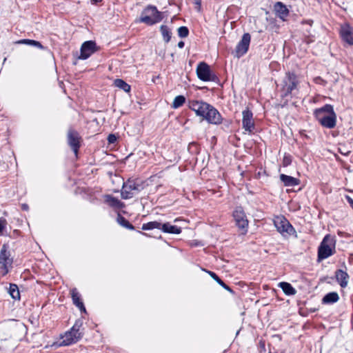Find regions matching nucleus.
Wrapping results in <instances>:
<instances>
[{"instance_id": "25", "label": "nucleus", "mask_w": 353, "mask_h": 353, "mask_svg": "<svg viewBox=\"0 0 353 353\" xmlns=\"http://www.w3.org/2000/svg\"><path fill=\"white\" fill-rule=\"evenodd\" d=\"M279 286L288 296L294 295L296 293V290H295V288H293L292 285L289 283L281 282L279 283Z\"/></svg>"}, {"instance_id": "11", "label": "nucleus", "mask_w": 353, "mask_h": 353, "mask_svg": "<svg viewBox=\"0 0 353 353\" xmlns=\"http://www.w3.org/2000/svg\"><path fill=\"white\" fill-rule=\"evenodd\" d=\"M242 126L245 131L252 133L255 130V123L252 112L247 108L242 112Z\"/></svg>"}, {"instance_id": "27", "label": "nucleus", "mask_w": 353, "mask_h": 353, "mask_svg": "<svg viewBox=\"0 0 353 353\" xmlns=\"http://www.w3.org/2000/svg\"><path fill=\"white\" fill-rule=\"evenodd\" d=\"M117 223L122 227L130 230H134V227L122 215L118 214L117 218Z\"/></svg>"}, {"instance_id": "41", "label": "nucleus", "mask_w": 353, "mask_h": 353, "mask_svg": "<svg viewBox=\"0 0 353 353\" xmlns=\"http://www.w3.org/2000/svg\"><path fill=\"white\" fill-rule=\"evenodd\" d=\"M5 228V225L0 221V236L3 234V230Z\"/></svg>"}, {"instance_id": "21", "label": "nucleus", "mask_w": 353, "mask_h": 353, "mask_svg": "<svg viewBox=\"0 0 353 353\" xmlns=\"http://www.w3.org/2000/svg\"><path fill=\"white\" fill-rule=\"evenodd\" d=\"M335 276L341 288H345L347 285L349 275L346 272L337 270L335 272Z\"/></svg>"}, {"instance_id": "24", "label": "nucleus", "mask_w": 353, "mask_h": 353, "mask_svg": "<svg viewBox=\"0 0 353 353\" xmlns=\"http://www.w3.org/2000/svg\"><path fill=\"white\" fill-rule=\"evenodd\" d=\"M206 272L208 273V274L221 287H223L225 290L230 292L231 294H234V292L233 290L230 288L228 285H226L219 276L218 275L212 271L207 270Z\"/></svg>"}, {"instance_id": "16", "label": "nucleus", "mask_w": 353, "mask_h": 353, "mask_svg": "<svg viewBox=\"0 0 353 353\" xmlns=\"http://www.w3.org/2000/svg\"><path fill=\"white\" fill-rule=\"evenodd\" d=\"M205 120L210 123L218 125L221 123L222 117L219 111L210 105V112H208Z\"/></svg>"}, {"instance_id": "19", "label": "nucleus", "mask_w": 353, "mask_h": 353, "mask_svg": "<svg viewBox=\"0 0 353 353\" xmlns=\"http://www.w3.org/2000/svg\"><path fill=\"white\" fill-rule=\"evenodd\" d=\"M274 10L276 13V15L283 21H285V18L289 14V10L287 7L280 1L276 2L274 4Z\"/></svg>"}, {"instance_id": "42", "label": "nucleus", "mask_w": 353, "mask_h": 353, "mask_svg": "<svg viewBox=\"0 0 353 353\" xmlns=\"http://www.w3.org/2000/svg\"><path fill=\"white\" fill-rule=\"evenodd\" d=\"M208 110H210V108H208ZM208 112H210V110H205V113L203 114V115H201V117L203 118V119H206V117L208 116Z\"/></svg>"}, {"instance_id": "29", "label": "nucleus", "mask_w": 353, "mask_h": 353, "mask_svg": "<svg viewBox=\"0 0 353 353\" xmlns=\"http://www.w3.org/2000/svg\"><path fill=\"white\" fill-rule=\"evenodd\" d=\"M162 225L160 222L158 221H150L146 223H143L142 225L143 230H150L153 229H159L161 230Z\"/></svg>"}, {"instance_id": "31", "label": "nucleus", "mask_w": 353, "mask_h": 353, "mask_svg": "<svg viewBox=\"0 0 353 353\" xmlns=\"http://www.w3.org/2000/svg\"><path fill=\"white\" fill-rule=\"evenodd\" d=\"M9 294L12 299L15 300L20 299V293L17 285L14 283L10 284Z\"/></svg>"}, {"instance_id": "28", "label": "nucleus", "mask_w": 353, "mask_h": 353, "mask_svg": "<svg viewBox=\"0 0 353 353\" xmlns=\"http://www.w3.org/2000/svg\"><path fill=\"white\" fill-rule=\"evenodd\" d=\"M160 31L161 32L163 41L165 43H168L170 41L172 36V32L168 26L165 25H161L160 27Z\"/></svg>"}, {"instance_id": "14", "label": "nucleus", "mask_w": 353, "mask_h": 353, "mask_svg": "<svg viewBox=\"0 0 353 353\" xmlns=\"http://www.w3.org/2000/svg\"><path fill=\"white\" fill-rule=\"evenodd\" d=\"M188 106L197 116L201 117L205 110H209L208 108H210V104L203 101L192 100L189 101Z\"/></svg>"}, {"instance_id": "3", "label": "nucleus", "mask_w": 353, "mask_h": 353, "mask_svg": "<svg viewBox=\"0 0 353 353\" xmlns=\"http://www.w3.org/2000/svg\"><path fill=\"white\" fill-rule=\"evenodd\" d=\"M163 19L162 14L156 6H148L141 12L139 21L148 26H152Z\"/></svg>"}, {"instance_id": "33", "label": "nucleus", "mask_w": 353, "mask_h": 353, "mask_svg": "<svg viewBox=\"0 0 353 353\" xmlns=\"http://www.w3.org/2000/svg\"><path fill=\"white\" fill-rule=\"evenodd\" d=\"M325 105L320 108L316 109L314 112V115L316 119L319 122V117H325L327 111L324 110Z\"/></svg>"}, {"instance_id": "47", "label": "nucleus", "mask_w": 353, "mask_h": 353, "mask_svg": "<svg viewBox=\"0 0 353 353\" xmlns=\"http://www.w3.org/2000/svg\"><path fill=\"white\" fill-rule=\"evenodd\" d=\"M140 234H141L142 235H147L144 232H139Z\"/></svg>"}, {"instance_id": "40", "label": "nucleus", "mask_w": 353, "mask_h": 353, "mask_svg": "<svg viewBox=\"0 0 353 353\" xmlns=\"http://www.w3.org/2000/svg\"><path fill=\"white\" fill-rule=\"evenodd\" d=\"M346 199H347V202L349 203V204L350 205V206L352 207V208L353 209V199H352L349 196H346Z\"/></svg>"}, {"instance_id": "5", "label": "nucleus", "mask_w": 353, "mask_h": 353, "mask_svg": "<svg viewBox=\"0 0 353 353\" xmlns=\"http://www.w3.org/2000/svg\"><path fill=\"white\" fill-rule=\"evenodd\" d=\"M298 84L297 76L294 72H287L281 83V97L284 98L290 95L297 88Z\"/></svg>"}, {"instance_id": "6", "label": "nucleus", "mask_w": 353, "mask_h": 353, "mask_svg": "<svg viewBox=\"0 0 353 353\" xmlns=\"http://www.w3.org/2000/svg\"><path fill=\"white\" fill-rule=\"evenodd\" d=\"M273 221L277 231L283 236H290L296 233L295 229L285 216H277Z\"/></svg>"}, {"instance_id": "22", "label": "nucleus", "mask_w": 353, "mask_h": 353, "mask_svg": "<svg viewBox=\"0 0 353 353\" xmlns=\"http://www.w3.org/2000/svg\"><path fill=\"white\" fill-rule=\"evenodd\" d=\"M105 203L112 208L121 209L124 206V203L123 202L112 195H105Z\"/></svg>"}, {"instance_id": "46", "label": "nucleus", "mask_w": 353, "mask_h": 353, "mask_svg": "<svg viewBox=\"0 0 353 353\" xmlns=\"http://www.w3.org/2000/svg\"><path fill=\"white\" fill-rule=\"evenodd\" d=\"M94 3L101 2L102 0H92Z\"/></svg>"}, {"instance_id": "34", "label": "nucleus", "mask_w": 353, "mask_h": 353, "mask_svg": "<svg viewBox=\"0 0 353 353\" xmlns=\"http://www.w3.org/2000/svg\"><path fill=\"white\" fill-rule=\"evenodd\" d=\"M179 37L181 38L187 37L189 34V30L186 26H181L177 30Z\"/></svg>"}, {"instance_id": "37", "label": "nucleus", "mask_w": 353, "mask_h": 353, "mask_svg": "<svg viewBox=\"0 0 353 353\" xmlns=\"http://www.w3.org/2000/svg\"><path fill=\"white\" fill-rule=\"evenodd\" d=\"M339 151L341 154L344 156H347L350 153V151L345 148L344 146L340 147L339 148Z\"/></svg>"}, {"instance_id": "26", "label": "nucleus", "mask_w": 353, "mask_h": 353, "mask_svg": "<svg viewBox=\"0 0 353 353\" xmlns=\"http://www.w3.org/2000/svg\"><path fill=\"white\" fill-rule=\"evenodd\" d=\"M339 299V294L335 292H332L325 294L323 298L322 302L323 303L331 304L337 302Z\"/></svg>"}, {"instance_id": "7", "label": "nucleus", "mask_w": 353, "mask_h": 353, "mask_svg": "<svg viewBox=\"0 0 353 353\" xmlns=\"http://www.w3.org/2000/svg\"><path fill=\"white\" fill-rule=\"evenodd\" d=\"M8 248L7 244H3L0 250V265L3 276L6 275L12 268L13 259Z\"/></svg>"}, {"instance_id": "9", "label": "nucleus", "mask_w": 353, "mask_h": 353, "mask_svg": "<svg viewBox=\"0 0 353 353\" xmlns=\"http://www.w3.org/2000/svg\"><path fill=\"white\" fill-rule=\"evenodd\" d=\"M324 110L327 111L328 115L325 117H319V123L324 128H334L336 124V114L333 106L330 104H325Z\"/></svg>"}, {"instance_id": "23", "label": "nucleus", "mask_w": 353, "mask_h": 353, "mask_svg": "<svg viewBox=\"0 0 353 353\" xmlns=\"http://www.w3.org/2000/svg\"><path fill=\"white\" fill-rule=\"evenodd\" d=\"M161 231L164 233L179 234L181 232V228L167 222L162 225Z\"/></svg>"}, {"instance_id": "12", "label": "nucleus", "mask_w": 353, "mask_h": 353, "mask_svg": "<svg viewBox=\"0 0 353 353\" xmlns=\"http://www.w3.org/2000/svg\"><path fill=\"white\" fill-rule=\"evenodd\" d=\"M98 50L95 41H85L81 47L80 55L78 57L79 59L85 60L89 58L92 54Z\"/></svg>"}, {"instance_id": "20", "label": "nucleus", "mask_w": 353, "mask_h": 353, "mask_svg": "<svg viewBox=\"0 0 353 353\" xmlns=\"http://www.w3.org/2000/svg\"><path fill=\"white\" fill-rule=\"evenodd\" d=\"M280 180L285 186L294 187L300 184V180L297 178L284 174H280Z\"/></svg>"}, {"instance_id": "44", "label": "nucleus", "mask_w": 353, "mask_h": 353, "mask_svg": "<svg viewBox=\"0 0 353 353\" xmlns=\"http://www.w3.org/2000/svg\"><path fill=\"white\" fill-rule=\"evenodd\" d=\"M195 4L198 6V10H200L201 8V0H194Z\"/></svg>"}, {"instance_id": "17", "label": "nucleus", "mask_w": 353, "mask_h": 353, "mask_svg": "<svg viewBox=\"0 0 353 353\" xmlns=\"http://www.w3.org/2000/svg\"><path fill=\"white\" fill-rule=\"evenodd\" d=\"M340 34L345 42L353 46V29L349 25L341 26Z\"/></svg>"}, {"instance_id": "4", "label": "nucleus", "mask_w": 353, "mask_h": 353, "mask_svg": "<svg viewBox=\"0 0 353 353\" xmlns=\"http://www.w3.org/2000/svg\"><path fill=\"white\" fill-rule=\"evenodd\" d=\"M143 185L137 179H129L124 182L121 190V198L123 199H129L134 195L139 193L143 190Z\"/></svg>"}, {"instance_id": "30", "label": "nucleus", "mask_w": 353, "mask_h": 353, "mask_svg": "<svg viewBox=\"0 0 353 353\" xmlns=\"http://www.w3.org/2000/svg\"><path fill=\"white\" fill-rule=\"evenodd\" d=\"M114 84L116 87L123 90L125 92H129L130 91V85L128 84L125 81L121 79H117L114 81Z\"/></svg>"}, {"instance_id": "43", "label": "nucleus", "mask_w": 353, "mask_h": 353, "mask_svg": "<svg viewBox=\"0 0 353 353\" xmlns=\"http://www.w3.org/2000/svg\"><path fill=\"white\" fill-rule=\"evenodd\" d=\"M184 45H185V43H184V42H183V41H179V42L178 43V44H177V46H178V47H179V48H183L184 47Z\"/></svg>"}, {"instance_id": "39", "label": "nucleus", "mask_w": 353, "mask_h": 353, "mask_svg": "<svg viewBox=\"0 0 353 353\" xmlns=\"http://www.w3.org/2000/svg\"><path fill=\"white\" fill-rule=\"evenodd\" d=\"M16 43L17 44H27V45H29L30 43V39H21V40H19L17 41H16Z\"/></svg>"}, {"instance_id": "38", "label": "nucleus", "mask_w": 353, "mask_h": 353, "mask_svg": "<svg viewBox=\"0 0 353 353\" xmlns=\"http://www.w3.org/2000/svg\"><path fill=\"white\" fill-rule=\"evenodd\" d=\"M117 140V137L114 134H110L108 135V141L110 143H113Z\"/></svg>"}, {"instance_id": "8", "label": "nucleus", "mask_w": 353, "mask_h": 353, "mask_svg": "<svg viewBox=\"0 0 353 353\" xmlns=\"http://www.w3.org/2000/svg\"><path fill=\"white\" fill-rule=\"evenodd\" d=\"M198 78L203 81H218L217 76L212 72L208 64L205 62H200L196 70Z\"/></svg>"}, {"instance_id": "1", "label": "nucleus", "mask_w": 353, "mask_h": 353, "mask_svg": "<svg viewBox=\"0 0 353 353\" xmlns=\"http://www.w3.org/2000/svg\"><path fill=\"white\" fill-rule=\"evenodd\" d=\"M336 253L335 236L327 234L324 236L318 248L317 261L327 259Z\"/></svg>"}, {"instance_id": "45", "label": "nucleus", "mask_w": 353, "mask_h": 353, "mask_svg": "<svg viewBox=\"0 0 353 353\" xmlns=\"http://www.w3.org/2000/svg\"><path fill=\"white\" fill-rule=\"evenodd\" d=\"M21 207H22V209L23 210H28V205L27 204H25V203L22 204Z\"/></svg>"}, {"instance_id": "10", "label": "nucleus", "mask_w": 353, "mask_h": 353, "mask_svg": "<svg viewBox=\"0 0 353 353\" xmlns=\"http://www.w3.org/2000/svg\"><path fill=\"white\" fill-rule=\"evenodd\" d=\"M81 140V137L77 131L69 129L67 134L68 143L76 156L78 154Z\"/></svg>"}, {"instance_id": "2", "label": "nucleus", "mask_w": 353, "mask_h": 353, "mask_svg": "<svg viewBox=\"0 0 353 353\" xmlns=\"http://www.w3.org/2000/svg\"><path fill=\"white\" fill-rule=\"evenodd\" d=\"M83 320L77 319L70 330L66 332L63 336V341L61 342V345H70L72 343H77L83 336Z\"/></svg>"}, {"instance_id": "35", "label": "nucleus", "mask_w": 353, "mask_h": 353, "mask_svg": "<svg viewBox=\"0 0 353 353\" xmlns=\"http://www.w3.org/2000/svg\"><path fill=\"white\" fill-rule=\"evenodd\" d=\"M292 163V157L290 155H285L283 159V165L287 167Z\"/></svg>"}, {"instance_id": "32", "label": "nucleus", "mask_w": 353, "mask_h": 353, "mask_svg": "<svg viewBox=\"0 0 353 353\" xmlns=\"http://www.w3.org/2000/svg\"><path fill=\"white\" fill-rule=\"evenodd\" d=\"M185 102V98L183 95L176 96L172 104V108L174 109H176L183 105Z\"/></svg>"}, {"instance_id": "36", "label": "nucleus", "mask_w": 353, "mask_h": 353, "mask_svg": "<svg viewBox=\"0 0 353 353\" xmlns=\"http://www.w3.org/2000/svg\"><path fill=\"white\" fill-rule=\"evenodd\" d=\"M29 45L34 46V47H37V48H38L39 49H42V50L44 49L43 46L39 41H35V40L30 39Z\"/></svg>"}, {"instance_id": "18", "label": "nucleus", "mask_w": 353, "mask_h": 353, "mask_svg": "<svg viewBox=\"0 0 353 353\" xmlns=\"http://www.w3.org/2000/svg\"><path fill=\"white\" fill-rule=\"evenodd\" d=\"M70 294L73 304L76 305L80 310L81 312H85V307L84 306L83 303L81 300V295L78 292L76 288H73L72 290H71Z\"/></svg>"}, {"instance_id": "15", "label": "nucleus", "mask_w": 353, "mask_h": 353, "mask_svg": "<svg viewBox=\"0 0 353 353\" xmlns=\"http://www.w3.org/2000/svg\"><path fill=\"white\" fill-rule=\"evenodd\" d=\"M233 216L237 227L247 231L248 221L243 209L241 208H236L233 212Z\"/></svg>"}, {"instance_id": "13", "label": "nucleus", "mask_w": 353, "mask_h": 353, "mask_svg": "<svg viewBox=\"0 0 353 353\" xmlns=\"http://www.w3.org/2000/svg\"><path fill=\"white\" fill-rule=\"evenodd\" d=\"M251 37L249 33H244L242 36L241 41L236 45L235 52L238 57L245 54L249 48Z\"/></svg>"}]
</instances>
